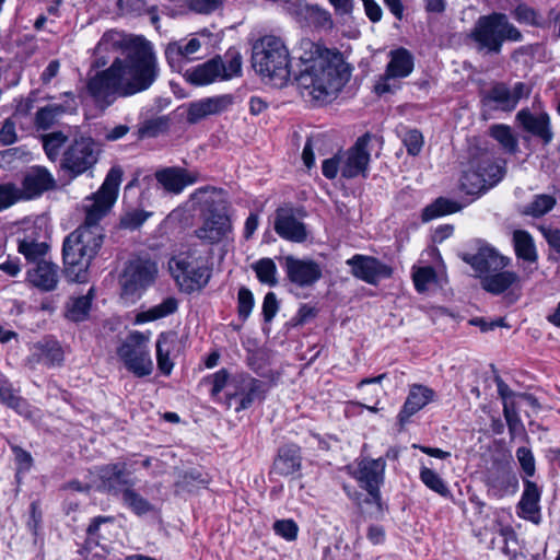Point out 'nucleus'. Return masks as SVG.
Segmentation results:
<instances>
[{"label": "nucleus", "instance_id": "f257e3e1", "mask_svg": "<svg viewBox=\"0 0 560 560\" xmlns=\"http://www.w3.org/2000/svg\"><path fill=\"white\" fill-rule=\"evenodd\" d=\"M121 50L108 68L97 72L86 84L93 98L105 106L118 97H129L149 90L160 75V66L153 44L143 36L126 35L117 31L103 34L95 47L94 65L104 67L109 54Z\"/></svg>", "mask_w": 560, "mask_h": 560}, {"label": "nucleus", "instance_id": "f03ea898", "mask_svg": "<svg viewBox=\"0 0 560 560\" xmlns=\"http://www.w3.org/2000/svg\"><path fill=\"white\" fill-rule=\"evenodd\" d=\"M301 95L317 104L331 101L349 78L342 55L308 38L300 40L294 50Z\"/></svg>", "mask_w": 560, "mask_h": 560}, {"label": "nucleus", "instance_id": "7ed1b4c3", "mask_svg": "<svg viewBox=\"0 0 560 560\" xmlns=\"http://www.w3.org/2000/svg\"><path fill=\"white\" fill-rule=\"evenodd\" d=\"M122 175L124 171L119 165L113 166L98 190L84 200L85 222L77 229L75 240L72 243V275H74L72 281L78 283L88 281V269L103 243L98 222L115 205Z\"/></svg>", "mask_w": 560, "mask_h": 560}, {"label": "nucleus", "instance_id": "20e7f679", "mask_svg": "<svg viewBox=\"0 0 560 560\" xmlns=\"http://www.w3.org/2000/svg\"><path fill=\"white\" fill-rule=\"evenodd\" d=\"M168 266L182 291H199L209 283L212 275V250L191 245L186 252L173 257Z\"/></svg>", "mask_w": 560, "mask_h": 560}, {"label": "nucleus", "instance_id": "39448f33", "mask_svg": "<svg viewBox=\"0 0 560 560\" xmlns=\"http://www.w3.org/2000/svg\"><path fill=\"white\" fill-rule=\"evenodd\" d=\"M253 68L282 88L291 78L290 52L283 39L275 35L262 36L253 47Z\"/></svg>", "mask_w": 560, "mask_h": 560}, {"label": "nucleus", "instance_id": "423d86ee", "mask_svg": "<svg viewBox=\"0 0 560 560\" xmlns=\"http://www.w3.org/2000/svg\"><path fill=\"white\" fill-rule=\"evenodd\" d=\"M506 161L489 152L472 156L460 177L459 188L466 195L479 197L497 186L505 176Z\"/></svg>", "mask_w": 560, "mask_h": 560}, {"label": "nucleus", "instance_id": "0eeeda50", "mask_svg": "<svg viewBox=\"0 0 560 560\" xmlns=\"http://www.w3.org/2000/svg\"><path fill=\"white\" fill-rule=\"evenodd\" d=\"M479 50L499 54L505 40L520 42L521 32L503 13H491L478 19L470 34Z\"/></svg>", "mask_w": 560, "mask_h": 560}, {"label": "nucleus", "instance_id": "6e6552de", "mask_svg": "<svg viewBox=\"0 0 560 560\" xmlns=\"http://www.w3.org/2000/svg\"><path fill=\"white\" fill-rule=\"evenodd\" d=\"M242 74V56L229 49L224 57L217 56L186 72L187 80L195 85H208L215 81H229Z\"/></svg>", "mask_w": 560, "mask_h": 560}, {"label": "nucleus", "instance_id": "1a4fd4ad", "mask_svg": "<svg viewBox=\"0 0 560 560\" xmlns=\"http://www.w3.org/2000/svg\"><path fill=\"white\" fill-rule=\"evenodd\" d=\"M159 275L158 262L149 256H136L130 258L119 278L121 298L135 300L151 287Z\"/></svg>", "mask_w": 560, "mask_h": 560}, {"label": "nucleus", "instance_id": "9d476101", "mask_svg": "<svg viewBox=\"0 0 560 560\" xmlns=\"http://www.w3.org/2000/svg\"><path fill=\"white\" fill-rule=\"evenodd\" d=\"M150 337L151 332L131 331L117 349L125 368L137 377L149 376L153 372Z\"/></svg>", "mask_w": 560, "mask_h": 560}, {"label": "nucleus", "instance_id": "9b49d317", "mask_svg": "<svg viewBox=\"0 0 560 560\" xmlns=\"http://www.w3.org/2000/svg\"><path fill=\"white\" fill-rule=\"evenodd\" d=\"M195 236L207 245L228 241L233 235V223L225 205L210 207L202 215V223Z\"/></svg>", "mask_w": 560, "mask_h": 560}, {"label": "nucleus", "instance_id": "f8f14e48", "mask_svg": "<svg viewBox=\"0 0 560 560\" xmlns=\"http://www.w3.org/2000/svg\"><path fill=\"white\" fill-rule=\"evenodd\" d=\"M386 462L383 457L376 459L362 458L355 463L352 470V477L359 482L360 487L366 490L374 502L381 500L380 488L385 479Z\"/></svg>", "mask_w": 560, "mask_h": 560}, {"label": "nucleus", "instance_id": "ddd939ff", "mask_svg": "<svg viewBox=\"0 0 560 560\" xmlns=\"http://www.w3.org/2000/svg\"><path fill=\"white\" fill-rule=\"evenodd\" d=\"M230 399L238 398L236 411L248 409L256 400H262L269 390L268 383L248 374H238L231 380Z\"/></svg>", "mask_w": 560, "mask_h": 560}, {"label": "nucleus", "instance_id": "4468645a", "mask_svg": "<svg viewBox=\"0 0 560 560\" xmlns=\"http://www.w3.org/2000/svg\"><path fill=\"white\" fill-rule=\"evenodd\" d=\"M412 70L413 57L406 48L389 51V61L384 74L375 83L374 91L378 95L393 92L395 86L390 84V80L407 78Z\"/></svg>", "mask_w": 560, "mask_h": 560}, {"label": "nucleus", "instance_id": "2eb2a0df", "mask_svg": "<svg viewBox=\"0 0 560 560\" xmlns=\"http://www.w3.org/2000/svg\"><path fill=\"white\" fill-rule=\"evenodd\" d=\"M370 141L371 136L365 133L359 137L351 148L340 153L342 161L340 173L342 177L350 179L358 176H368L371 158L368 149Z\"/></svg>", "mask_w": 560, "mask_h": 560}, {"label": "nucleus", "instance_id": "dca6fc26", "mask_svg": "<svg viewBox=\"0 0 560 560\" xmlns=\"http://www.w3.org/2000/svg\"><path fill=\"white\" fill-rule=\"evenodd\" d=\"M346 264L351 267V273L365 283L376 285L381 280L393 275V268L376 257L355 254Z\"/></svg>", "mask_w": 560, "mask_h": 560}, {"label": "nucleus", "instance_id": "f3484780", "mask_svg": "<svg viewBox=\"0 0 560 560\" xmlns=\"http://www.w3.org/2000/svg\"><path fill=\"white\" fill-rule=\"evenodd\" d=\"M288 280L299 288L314 285L323 276L322 267L313 259L285 256L282 265Z\"/></svg>", "mask_w": 560, "mask_h": 560}, {"label": "nucleus", "instance_id": "a211bd4d", "mask_svg": "<svg viewBox=\"0 0 560 560\" xmlns=\"http://www.w3.org/2000/svg\"><path fill=\"white\" fill-rule=\"evenodd\" d=\"M485 483L488 488V493L498 499L508 494H514L518 489L516 474L509 464L503 463H493L487 469Z\"/></svg>", "mask_w": 560, "mask_h": 560}, {"label": "nucleus", "instance_id": "6ab92c4d", "mask_svg": "<svg viewBox=\"0 0 560 560\" xmlns=\"http://www.w3.org/2000/svg\"><path fill=\"white\" fill-rule=\"evenodd\" d=\"M235 103L236 96L233 94H220L191 102L187 109V121L197 124L208 116L221 115L230 110Z\"/></svg>", "mask_w": 560, "mask_h": 560}, {"label": "nucleus", "instance_id": "aec40b11", "mask_svg": "<svg viewBox=\"0 0 560 560\" xmlns=\"http://www.w3.org/2000/svg\"><path fill=\"white\" fill-rule=\"evenodd\" d=\"M273 229L285 241L302 243L307 238L306 226L295 217L292 208L277 209Z\"/></svg>", "mask_w": 560, "mask_h": 560}, {"label": "nucleus", "instance_id": "412c9836", "mask_svg": "<svg viewBox=\"0 0 560 560\" xmlns=\"http://www.w3.org/2000/svg\"><path fill=\"white\" fill-rule=\"evenodd\" d=\"M100 148L92 138H81L72 144V178L89 172L97 163Z\"/></svg>", "mask_w": 560, "mask_h": 560}, {"label": "nucleus", "instance_id": "4be33fe9", "mask_svg": "<svg viewBox=\"0 0 560 560\" xmlns=\"http://www.w3.org/2000/svg\"><path fill=\"white\" fill-rule=\"evenodd\" d=\"M54 184L51 174L45 167L34 166L24 174L19 190L23 201H27L39 197L52 188Z\"/></svg>", "mask_w": 560, "mask_h": 560}, {"label": "nucleus", "instance_id": "5701e85b", "mask_svg": "<svg viewBox=\"0 0 560 560\" xmlns=\"http://www.w3.org/2000/svg\"><path fill=\"white\" fill-rule=\"evenodd\" d=\"M523 485L524 490L517 503V515L538 525L541 521L539 502L542 490L536 482L527 478H523Z\"/></svg>", "mask_w": 560, "mask_h": 560}, {"label": "nucleus", "instance_id": "b1692460", "mask_svg": "<svg viewBox=\"0 0 560 560\" xmlns=\"http://www.w3.org/2000/svg\"><path fill=\"white\" fill-rule=\"evenodd\" d=\"M101 479L104 489L114 495H121L125 489L136 486L125 463L104 466L101 469Z\"/></svg>", "mask_w": 560, "mask_h": 560}, {"label": "nucleus", "instance_id": "393cba45", "mask_svg": "<svg viewBox=\"0 0 560 560\" xmlns=\"http://www.w3.org/2000/svg\"><path fill=\"white\" fill-rule=\"evenodd\" d=\"M516 119L527 132L539 138L544 144H549L552 141L553 132L547 113L534 115L528 109H521L516 114Z\"/></svg>", "mask_w": 560, "mask_h": 560}, {"label": "nucleus", "instance_id": "a878e982", "mask_svg": "<svg viewBox=\"0 0 560 560\" xmlns=\"http://www.w3.org/2000/svg\"><path fill=\"white\" fill-rule=\"evenodd\" d=\"M464 260L469 264L479 277L491 271L503 269L509 265L510 259L501 256L494 248L483 247L474 255H466Z\"/></svg>", "mask_w": 560, "mask_h": 560}, {"label": "nucleus", "instance_id": "bb28decb", "mask_svg": "<svg viewBox=\"0 0 560 560\" xmlns=\"http://www.w3.org/2000/svg\"><path fill=\"white\" fill-rule=\"evenodd\" d=\"M158 183L168 192L178 195L197 182V176L182 167H165L155 173Z\"/></svg>", "mask_w": 560, "mask_h": 560}, {"label": "nucleus", "instance_id": "cd10ccee", "mask_svg": "<svg viewBox=\"0 0 560 560\" xmlns=\"http://www.w3.org/2000/svg\"><path fill=\"white\" fill-rule=\"evenodd\" d=\"M435 393L428 386L413 384L410 386L408 396L398 413L400 423H406L409 419L424 408L434 399Z\"/></svg>", "mask_w": 560, "mask_h": 560}, {"label": "nucleus", "instance_id": "c85d7f7f", "mask_svg": "<svg viewBox=\"0 0 560 560\" xmlns=\"http://www.w3.org/2000/svg\"><path fill=\"white\" fill-rule=\"evenodd\" d=\"M58 270L57 265L47 259H42L27 270V280L42 291H51L58 283Z\"/></svg>", "mask_w": 560, "mask_h": 560}, {"label": "nucleus", "instance_id": "c756f323", "mask_svg": "<svg viewBox=\"0 0 560 560\" xmlns=\"http://www.w3.org/2000/svg\"><path fill=\"white\" fill-rule=\"evenodd\" d=\"M302 467V457L300 447L290 444L282 446L272 466V472L279 476L288 477L300 471Z\"/></svg>", "mask_w": 560, "mask_h": 560}, {"label": "nucleus", "instance_id": "7c9ffc66", "mask_svg": "<svg viewBox=\"0 0 560 560\" xmlns=\"http://www.w3.org/2000/svg\"><path fill=\"white\" fill-rule=\"evenodd\" d=\"M65 354L57 340L46 339L35 343L32 348L31 360L47 366H57L62 363Z\"/></svg>", "mask_w": 560, "mask_h": 560}, {"label": "nucleus", "instance_id": "2f4dec72", "mask_svg": "<svg viewBox=\"0 0 560 560\" xmlns=\"http://www.w3.org/2000/svg\"><path fill=\"white\" fill-rule=\"evenodd\" d=\"M43 147L46 155L50 161H57L60 155L61 159V167L70 170V158L68 156V137L61 132H50L42 136Z\"/></svg>", "mask_w": 560, "mask_h": 560}, {"label": "nucleus", "instance_id": "473e14b6", "mask_svg": "<svg viewBox=\"0 0 560 560\" xmlns=\"http://www.w3.org/2000/svg\"><path fill=\"white\" fill-rule=\"evenodd\" d=\"M520 281L517 273L513 271H491L481 276L480 284L483 290L492 294H501Z\"/></svg>", "mask_w": 560, "mask_h": 560}, {"label": "nucleus", "instance_id": "72a5a7b5", "mask_svg": "<svg viewBox=\"0 0 560 560\" xmlns=\"http://www.w3.org/2000/svg\"><path fill=\"white\" fill-rule=\"evenodd\" d=\"M177 342L175 332H162L156 341V361L158 368L164 375H170L174 363L170 355Z\"/></svg>", "mask_w": 560, "mask_h": 560}, {"label": "nucleus", "instance_id": "f704fd0d", "mask_svg": "<svg viewBox=\"0 0 560 560\" xmlns=\"http://www.w3.org/2000/svg\"><path fill=\"white\" fill-rule=\"evenodd\" d=\"M485 102L487 104L494 103L495 108L512 112L515 109V100L511 89L503 82L493 84L485 95Z\"/></svg>", "mask_w": 560, "mask_h": 560}, {"label": "nucleus", "instance_id": "c9c22d12", "mask_svg": "<svg viewBox=\"0 0 560 560\" xmlns=\"http://www.w3.org/2000/svg\"><path fill=\"white\" fill-rule=\"evenodd\" d=\"M513 245L518 259L536 262L538 255L532 235L524 230L513 232Z\"/></svg>", "mask_w": 560, "mask_h": 560}, {"label": "nucleus", "instance_id": "e433bc0d", "mask_svg": "<svg viewBox=\"0 0 560 560\" xmlns=\"http://www.w3.org/2000/svg\"><path fill=\"white\" fill-rule=\"evenodd\" d=\"M177 308L178 301L173 296H168L164 299L160 304H156L147 311L138 313L135 322L136 324H143L160 318H164L168 315L174 314L177 311Z\"/></svg>", "mask_w": 560, "mask_h": 560}, {"label": "nucleus", "instance_id": "4c0bfd02", "mask_svg": "<svg viewBox=\"0 0 560 560\" xmlns=\"http://www.w3.org/2000/svg\"><path fill=\"white\" fill-rule=\"evenodd\" d=\"M419 479L429 490L440 497L444 499H451L453 497L447 482L440 476V474L424 464H421L420 466Z\"/></svg>", "mask_w": 560, "mask_h": 560}, {"label": "nucleus", "instance_id": "58836bf2", "mask_svg": "<svg viewBox=\"0 0 560 560\" xmlns=\"http://www.w3.org/2000/svg\"><path fill=\"white\" fill-rule=\"evenodd\" d=\"M489 135L499 142L504 152L515 154L518 151V140L512 128L504 124H495L489 128Z\"/></svg>", "mask_w": 560, "mask_h": 560}, {"label": "nucleus", "instance_id": "ea45409f", "mask_svg": "<svg viewBox=\"0 0 560 560\" xmlns=\"http://www.w3.org/2000/svg\"><path fill=\"white\" fill-rule=\"evenodd\" d=\"M462 208L463 206L458 202L440 197L423 209L421 219L423 222H429L439 217L455 213Z\"/></svg>", "mask_w": 560, "mask_h": 560}, {"label": "nucleus", "instance_id": "a19ab883", "mask_svg": "<svg viewBox=\"0 0 560 560\" xmlns=\"http://www.w3.org/2000/svg\"><path fill=\"white\" fill-rule=\"evenodd\" d=\"M48 245L44 242H35L31 238H23L19 241L18 250L22 254L25 259L34 265L38 260L46 259L48 252Z\"/></svg>", "mask_w": 560, "mask_h": 560}, {"label": "nucleus", "instance_id": "79ce46f5", "mask_svg": "<svg viewBox=\"0 0 560 560\" xmlns=\"http://www.w3.org/2000/svg\"><path fill=\"white\" fill-rule=\"evenodd\" d=\"M252 268L255 271L259 282L269 287H275L278 284V270L275 261L271 258H260L252 265Z\"/></svg>", "mask_w": 560, "mask_h": 560}, {"label": "nucleus", "instance_id": "37998d69", "mask_svg": "<svg viewBox=\"0 0 560 560\" xmlns=\"http://www.w3.org/2000/svg\"><path fill=\"white\" fill-rule=\"evenodd\" d=\"M66 113L65 107L60 105H47L37 110L35 126L38 130L51 128L58 119Z\"/></svg>", "mask_w": 560, "mask_h": 560}, {"label": "nucleus", "instance_id": "c03bdc74", "mask_svg": "<svg viewBox=\"0 0 560 560\" xmlns=\"http://www.w3.org/2000/svg\"><path fill=\"white\" fill-rule=\"evenodd\" d=\"M557 199L547 194L535 195L533 200L525 207L524 213L533 218H540L551 211Z\"/></svg>", "mask_w": 560, "mask_h": 560}, {"label": "nucleus", "instance_id": "a18cd8bd", "mask_svg": "<svg viewBox=\"0 0 560 560\" xmlns=\"http://www.w3.org/2000/svg\"><path fill=\"white\" fill-rule=\"evenodd\" d=\"M135 487L125 489L121 497L122 503L137 515L147 514L152 510L151 503L138 493Z\"/></svg>", "mask_w": 560, "mask_h": 560}, {"label": "nucleus", "instance_id": "49530a36", "mask_svg": "<svg viewBox=\"0 0 560 560\" xmlns=\"http://www.w3.org/2000/svg\"><path fill=\"white\" fill-rule=\"evenodd\" d=\"M94 296V288L90 287L86 294L77 298L72 302V322H81L88 318Z\"/></svg>", "mask_w": 560, "mask_h": 560}, {"label": "nucleus", "instance_id": "de8ad7c7", "mask_svg": "<svg viewBox=\"0 0 560 560\" xmlns=\"http://www.w3.org/2000/svg\"><path fill=\"white\" fill-rule=\"evenodd\" d=\"M23 201L19 186L14 183L0 184V211H3L13 205Z\"/></svg>", "mask_w": 560, "mask_h": 560}, {"label": "nucleus", "instance_id": "09e8293b", "mask_svg": "<svg viewBox=\"0 0 560 560\" xmlns=\"http://www.w3.org/2000/svg\"><path fill=\"white\" fill-rule=\"evenodd\" d=\"M516 458L524 474L523 478H532L536 472V460L533 452L525 446L518 447Z\"/></svg>", "mask_w": 560, "mask_h": 560}, {"label": "nucleus", "instance_id": "8fccbe9b", "mask_svg": "<svg viewBox=\"0 0 560 560\" xmlns=\"http://www.w3.org/2000/svg\"><path fill=\"white\" fill-rule=\"evenodd\" d=\"M503 415H504V419H505L508 428H509V432L512 438H514L517 434L524 433V431H525L524 424H523L515 407L512 404L504 402Z\"/></svg>", "mask_w": 560, "mask_h": 560}, {"label": "nucleus", "instance_id": "3c124183", "mask_svg": "<svg viewBox=\"0 0 560 560\" xmlns=\"http://www.w3.org/2000/svg\"><path fill=\"white\" fill-rule=\"evenodd\" d=\"M310 4L304 2L303 0H287L284 1L282 8L285 13L290 14L298 22H305V20H310Z\"/></svg>", "mask_w": 560, "mask_h": 560}, {"label": "nucleus", "instance_id": "603ef678", "mask_svg": "<svg viewBox=\"0 0 560 560\" xmlns=\"http://www.w3.org/2000/svg\"><path fill=\"white\" fill-rule=\"evenodd\" d=\"M255 301L252 291L247 288H241L237 293V313L240 318L246 320L254 307Z\"/></svg>", "mask_w": 560, "mask_h": 560}, {"label": "nucleus", "instance_id": "864d4df0", "mask_svg": "<svg viewBox=\"0 0 560 560\" xmlns=\"http://www.w3.org/2000/svg\"><path fill=\"white\" fill-rule=\"evenodd\" d=\"M10 447L14 454V459L16 464V476H19L22 472L30 471L34 464V459L31 453L15 444H11Z\"/></svg>", "mask_w": 560, "mask_h": 560}, {"label": "nucleus", "instance_id": "5fc2aeb1", "mask_svg": "<svg viewBox=\"0 0 560 560\" xmlns=\"http://www.w3.org/2000/svg\"><path fill=\"white\" fill-rule=\"evenodd\" d=\"M275 533L288 541H293L298 537L299 526L291 520H279L273 524Z\"/></svg>", "mask_w": 560, "mask_h": 560}, {"label": "nucleus", "instance_id": "6e6d98bb", "mask_svg": "<svg viewBox=\"0 0 560 560\" xmlns=\"http://www.w3.org/2000/svg\"><path fill=\"white\" fill-rule=\"evenodd\" d=\"M402 142L409 155H418L423 147V136L417 129H410L405 132Z\"/></svg>", "mask_w": 560, "mask_h": 560}, {"label": "nucleus", "instance_id": "4d7b16f0", "mask_svg": "<svg viewBox=\"0 0 560 560\" xmlns=\"http://www.w3.org/2000/svg\"><path fill=\"white\" fill-rule=\"evenodd\" d=\"M150 215V212L142 210L128 212L120 219V226L128 230H136L140 228Z\"/></svg>", "mask_w": 560, "mask_h": 560}, {"label": "nucleus", "instance_id": "13d9d810", "mask_svg": "<svg viewBox=\"0 0 560 560\" xmlns=\"http://www.w3.org/2000/svg\"><path fill=\"white\" fill-rule=\"evenodd\" d=\"M190 10L200 14H210L218 10L224 0H186Z\"/></svg>", "mask_w": 560, "mask_h": 560}, {"label": "nucleus", "instance_id": "bf43d9fd", "mask_svg": "<svg viewBox=\"0 0 560 560\" xmlns=\"http://www.w3.org/2000/svg\"><path fill=\"white\" fill-rule=\"evenodd\" d=\"M435 277L432 267H420L413 272V283L418 292H423Z\"/></svg>", "mask_w": 560, "mask_h": 560}, {"label": "nucleus", "instance_id": "052dcab7", "mask_svg": "<svg viewBox=\"0 0 560 560\" xmlns=\"http://www.w3.org/2000/svg\"><path fill=\"white\" fill-rule=\"evenodd\" d=\"M165 128L162 119H150L144 121L138 129L140 138H154L158 137Z\"/></svg>", "mask_w": 560, "mask_h": 560}, {"label": "nucleus", "instance_id": "680f3d73", "mask_svg": "<svg viewBox=\"0 0 560 560\" xmlns=\"http://www.w3.org/2000/svg\"><path fill=\"white\" fill-rule=\"evenodd\" d=\"M305 23L327 27L331 25V18L328 11L317 5H312L310 10V20H305Z\"/></svg>", "mask_w": 560, "mask_h": 560}, {"label": "nucleus", "instance_id": "e2e57ef3", "mask_svg": "<svg viewBox=\"0 0 560 560\" xmlns=\"http://www.w3.org/2000/svg\"><path fill=\"white\" fill-rule=\"evenodd\" d=\"M341 165V155L338 153L332 158L323 161L322 173L327 179H335L340 172Z\"/></svg>", "mask_w": 560, "mask_h": 560}, {"label": "nucleus", "instance_id": "0e129e2a", "mask_svg": "<svg viewBox=\"0 0 560 560\" xmlns=\"http://www.w3.org/2000/svg\"><path fill=\"white\" fill-rule=\"evenodd\" d=\"M210 380H211V384H212V388H211L212 396L219 395L223 390V388H225L226 386L232 389V387L230 386V383H231L230 375L225 369H221L218 372H215L210 377Z\"/></svg>", "mask_w": 560, "mask_h": 560}, {"label": "nucleus", "instance_id": "69168bd1", "mask_svg": "<svg viewBox=\"0 0 560 560\" xmlns=\"http://www.w3.org/2000/svg\"><path fill=\"white\" fill-rule=\"evenodd\" d=\"M279 304L273 292H268L262 302V315L265 322H271L278 313Z\"/></svg>", "mask_w": 560, "mask_h": 560}, {"label": "nucleus", "instance_id": "338daca9", "mask_svg": "<svg viewBox=\"0 0 560 560\" xmlns=\"http://www.w3.org/2000/svg\"><path fill=\"white\" fill-rule=\"evenodd\" d=\"M120 11L126 14H142L147 11L145 0H118Z\"/></svg>", "mask_w": 560, "mask_h": 560}, {"label": "nucleus", "instance_id": "774afa93", "mask_svg": "<svg viewBox=\"0 0 560 560\" xmlns=\"http://www.w3.org/2000/svg\"><path fill=\"white\" fill-rule=\"evenodd\" d=\"M113 518L109 517V516H96L92 520V522L90 523L88 529H86V535H88V544L90 546L94 545V546H97L100 542H98V538H100V535H98V529H100V526L101 524L103 523H107V522H110Z\"/></svg>", "mask_w": 560, "mask_h": 560}]
</instances>
